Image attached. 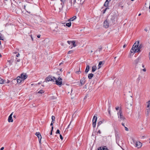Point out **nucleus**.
<instances>
[{
    "label": "nucleus",
    "instance_id": "nucleus-1",
    "mask_svg": "<svg viewBox=\"0 0 150 150\" xmlns=\"http://www.w3.org/2000/svg\"><path fill=\"white\" fill-rule=\"evenodd\" d=\"M55 82L56 84L57 85L61 86L62 83V79L60 76H59L57 79L55 78Z\"/></svg>",
    "mask_w": 150,
    "mask_h": 150
},
{
    "label": "nucleus",
    "instance_id": "nucleus-2",
    "mask_svg": "<svg viewBox=\"0 0 150 150\" xmlns=\"http://www.w3.org/2000/svg\"><path fill=\"white\" fill-rule=\"evenodd\" d=\"M136 42H136L132 46V47L130 50V52L131 53H132L133 52H137V51H136V50H137V49H135V47H138V44H139V41H137V45L136 44Z\"/></svg>",
    "mask_w": 150,
    "mask_h": 150
},
{
    "label": "nucleus",
    "instance_id": "nucleus-3",
    "mask_svg": "<svg viewBox=\"0 0 150 150\" xmlns=\"http://www.w3.org/2000/svg\"><path fill=\"white\" fill-rule=\"evenodd\" d=\"M97 114H95L93 116V127H95L96 126V123L97 119Z\"/></svg>",
    "mask_w": 150,
    "mask_h": 150
},
{
    "label": "nucleus",
    "instance_id": "nucleus-4",
    "mask_svg": "<svg viewBox=\"0 0 150 150\" xmlns=\"http://www.w3.org/2000/svg\"><path fill=\"white\" fill-rule=\"evenodd\" d=\"M55 77L49 75L45 78L46 81H52L53 82H55Z\"/></svg>",
    "mask_w": 150,
    "mask_h": 150
},
{
    "label": "nucleus",
    "instance_id": "nucleus-5",
    "mask_svg": "<svg viewBox=\"0 0 150 150\" xmlns=\"http://www.w3.org/2000/svg\"><path fill=\"white\" fill-rule=\"evenodd\" d=\"M117 115L118 116V117L120 118V120H124L126 119L122 114L121 109H120L119 111L117 112Z\"/></svg>",
    "mask_w": 150,
    "mask_h": 150
},
{
    "label": "nucleus",
    "instance_id": "nucleus-6",
    "mask_svg": "<svg viewBox=\"0 0 150 150\" xmlns=\"http://www.w3.org/2000/svg\"><path fill=\"white\" fill-rule=\"evenodd\" d=\"M132 102H126L125 103V107L127 109H129L130 110H132Z\"/></svg>",
    "mask_w": 150,
    "mask_h": 150
},
{
    "label": "nucleus",
    "instance_id": "nucleus-7",
    "mask_svg": "<svg viewBox=\"0 0 150 150\" xmlns=\"http://www.w3.org/2000/svg\"><path fill=\"white\" fill-rule=\"evenodd\" d=\"M22 81L20 76H18L16 79H13V81L17 82L18 83H20Z\"/></svg>",
    "mask_w": 150,
    "mask_h": 150
},
{
    "label": "nucleus",
    "instance_id": "nucleus-8",
    "mask_svg": "<svg viewBox=\"0 0 150 150\" xmlns=\"http://www.w3.org/2000/svg\"><path fill=\"white\" fill-rule=\"evenodd\" d=\"M21 77V79H22L23 81L28 77V75H26L25 73H22L20 75Z\"/></svg>",
    "mask_w": 150,
    "mask_h": 150
},
{
    "label": "nucleus",
    "instance_id": "nucleus-9",
    "mask_svg": "<svg viewBox=\"0 0 150 150\" xmlns=\"http://www.w3.org/2000/svg\"><path fill=\"white\" fill-rule=\"evenodd\" d=\"M116 17V15L115 14H113L111 15L110 20L113 23L115 21V20Z\"/></svg>",
    "mask_w": 150,
    "mask_h": 150
},
{
    "label": "nucleus",
    "instance_id": "nucleus-10",
    "mask_svg": "<svg viewBox=\"0 0 150 150\" xmlns=\"http://www.w3.org/2000/svg\"><path fill=\"white\" fill-rule=\"evenodd\" d=\"M109 23L107 20L105 21L103 23V26L105 28H108L109 27Z\"/></svg>",
    "mask_w": 150,
    "mask_h": 150
},
{
    "label": "nucleus",
    "instance_id": "nucleus-11",
    "mask_svg": "<svg viewBox=\"0 0 150 150\" xmlns=\"http://www.w3.org/2000/svg\"><path fill=\"white\" fill-rule=\"evenodd\" d=\"M62 2V3L60 4V5H61V7H59V9L60 11H61L62 10L63 8L64 7V4L65 1V0H60Z\"/></svg>",
    "mask_w": 150,
    "mask_h": 150
},
{
    "label": "nucleus",
    "instance_id": "nucleus-12",
    "mask_svg": "<svg viewBox=\"0 0 150 150\" xmlns=\"http://www.w3.org/2000/svg\"><path fill=\"white\" fill-rule=\"evenodd\" d=\"M135 145L136 147H137L138 148H139L142 146V143L138 141L137 142Z\"/></svg>",
    "mask_w": 150,
    "mask_h": 150
},
{
    "label": "nucleus",
    "instance_id": "nucleus-13",
    "mask_svg": "<svg viewBox=\"0 0 150 150\" xmlns=\"http://www.w3.org/2000/svg\"><path fill=\"white\" fill-rule=\"evenodd\" d=\"M13 112H12L9 116L8 119V121L9 122H13V120L12 117V115Z\"/></svg>",
    "mask_w": 150,
    "mask_h": 150
},
{
    "label": "nucleus",
    "instance_id": "nucleus-14",
    "mask_svg": "<svg viewBox=\"0 0 150 150\" xmlns=\"http://www.w3.org/2000/svg\"><path fill=\"white\" fill-rule=\"evenodd\" d=\"M97 150H108V149L106 146H103L102 148L101 147H98Z\"/></svg>",
    "mask_w": 150,
    "mask_h": 150
},
{
    "label": "nucleus",
    "instance_id": "nucleus-15",
    "mask_svg": "<svg viewBox=\"0 0 150 150\" xmlns=\"http://www.w3.org/2000/svg\"><path fill=\"white\" fill-rule=\"evenodd\" d=\"M85 78L83 77V78L80 80V82L81 85L82 86L85 83Z\"/></svg>",
    "mask_w": 150,
    "mask_h": 150
},
{
    "label": "nucleus",
    "instance_id": "nucleus-16",
    "mask_svg": "<svg viewBox=\"0 0 150 150\" xmlns=\"http://www.w3.org/2000/svg\"><path fill=\"white\" fill-rule=\"evenodd\" d=\"M105 62L104 61H100L99 62L98 65V68L99 69L101 67V65L102 64L103 65L104 64Z\"/></svg>",
    "mask_w": 150,
    "mask_h": 150
},
{
    "label": "nucleus",
    "instance_id": "nucleus-17",
    "mask_svg": "<svg viewBox=\"0 0 150 150\" xmlns=\"http://www.w3.org/2000/svg\"><path fill=\"white\" fill-rule=\"evenodd\" d=\"M72 0H70V1L69 2V3L67 5V8L68 7H70L72 6Z\"/></svg>",
    "mask_w": 150,
    "mask_h": 150
},
{
    "label": "nucleus",
    "instance_id": "nucleus-18",
    "mask_svg": "<svg viewBox=\"0 0 150 150\" xmlns=\"http://www.w3.org/2000/svg\"><path fill=\"white\" fill-rule=\"evenodd\" d=\"M35 134L38 137V139L41 138L42 137L40 132H36Z\"/></svg>",
    "mask_w": 150,
    "mask_h": 150
},
{
    "label": "nucleus",
    "instance_id": "nucleus-19",
    "mask_svg": "<svg viewBox=\"0 0 150 150\" xmlns=\"http://www.w3.org/2000/svg\"><path fill=\"white\" fill-rule=\"evenodd\" d=\"M90 69V67L89 65H88L86 66V68L85 70V73L86 74H87L89 71Z\"/></svg>",
    "mask_w": 150,
    "mask_h": 150
},
{
    "label": "nucleus",
    "instance_id": "nucleus-20",
    "mask_svg": "<svg viewBox=\"0 0 150 150\" xmlns=\"http://www.w3.org/2000/svg\"><path fill=\"white\" fill-rule=\"evenodd\" d=\"M140 59V58L139 57L134 60V62L136 65H137L139 63Z\"/></svg>",
    "mask_w": 150,
    "mask_h": 150
},
{
    "label": "nucleus",
    "instance_id": "nucleus-21",
    "mask_svg": "<svg viewBox=\"0 0 150 150\" xmlns=\"http://www.w3.org/2000/svg\"><path fill=\"white\" fill-rule=\"evenodd\" d=\"M57 28L58 27L57 26L55 29L53 30L54 32H55L56 33H59L60 32L59 30L57 29Z\"/></svg>",
    "mask_w": 150,
    "mask_h": 150
},
{
    "label": "nucleus",
    "instance_id": "nucleus-22",
    "mask_svg": "<svg viewBox=\"0 0 150 150\" xmlns=\"http://www.w3.org/2000/svg\"><path fill=\"white\" fill-rule=\"evenodd\" d=\"M142 47V46L141 45H140L139 46H138V47L137 49V50H136V51H137V52H140L141 51L140 49Z\"/></svg>",
    "mask_w": 150,
    "mask_h": 150
},
{
    "label": "nucleus",
    "instance_id": "nucleus-23",
    "mask_svg": "<svg viewBox=\"0 0 150 150\" xmlns=\"http://www.w3.org/2000/svg\"><path fill=\"white\" fill-rule=\"evenodd\" d=\"M96 69V66H93L92 67V72H94Z\"/></svg>",
    "mask_w": 150,
    "mask_h": 150
},
{
    "label": "nucleus",
    "instance_id": "nucleus-24",
    "mask_svg": "<svg viewBox=\"0 0 150 150\" xmlns=\"http://www.w3.org/2000/svg\"><path fill=\"white\" fill-rule=\"evenodd\" d=\"M93 74L92 73L89 74L88 75V78L89 79H91L93 77Z\"/></svg>",
    "mask_w": 150,
    "mask_h": 150
},
{
    "label": "nucleus",
    "instance_id": "nucleus-25",
    "mask_svg": "<svg viewBox=\"0 0 150 150\" xmlns=\"http://www.w3.org/2000/svg\"><path fill=\"white\" fill-rule=\"evenodd\" d=\"M132 110H130L129 109L126 108V111L128 114H130L131 113Z\"/></svg>",
    "mask_w": 150,
    "mask_h": 150
},
{
    "label": "nucleus",
    "instance_id": "nucleus-26",
    "mask_svg": "<svg viewBox=\"0 0 150 150\" xmlns=\"http://www.w3.org/2000/svg\"><path fill=\"white\" fill-rule=\"evenodd\" d=\"M147 103L148 105L147 106V108L148 109H150V100H149L147 102Z\"/></svg>",
    "mask_w": 150,
    "mask_h": 150
},
{
    "label": "nucleus",
    "instance_id": "nucleus-27",
    "mask_svg": "<svg viewBox=\"0 0 150 150\" xmlns=\"http://www.w3.org/2000/svg\"><path fill=\"white\" fill-rule=\"evenodd\" d=\"M75 42V40L71 41V44L73 45L74 47H75L76 46Z\"/></svg>",
    "mask_w": 150,
    "mask_h": 150
},
{
    "label": "nucleus",
    "instance_id": "nucleus-28",
    "mask_svg": "<svg viewBox=\"0 0 150 150\" xmlns=\"http://www.w3.org/2000/svg\"><path fill=\"white\" fill-rule=\"evenodd\" d=\"M76 18V16H75L72 17V18H71L69 19V21H73Z\"/></svg>",
    "mask_w": 150,
    "mask_h": 150
},
{
    "label": "nucleus",
    "instance_id": "nucleus-29",
    "mask_svg": "<svg viewBox=\"0 0 150 150\" xmlns=\"http://www.w3.org/2000/svg\"><path fill=\"white\" fill-rule=\"evenodd\" d=\"M66 25L69 27H70L71 25V23L70 22H69V23H67L66 24Z\"/></svg>",
    "mask_w": 150,
    "mask_h": 150
},
{
    "label": "nucleus",
    "instance_id": "nucleus-30",
    "mask_svg": "<svg viewBox=\"0 0 150 150\" xmlns=\"http://www.w3.org/2000/svg\"><path fill=\"white\" fill-rule=\"evenodd\" d=\"M4 81L1 78H0V83L2 84L4 83Z\"/></svg>",
    "mask_w": 150,
    "mask_h": 150
},
{
    "label": "nucleus",
    "instance_id": "nucleus-31",
    "mask_svg": "<svg viewBox=\"0 0 150 150\" xmlns=\"http://www.w3.org/2000/svg\"><path fill=\"white\" fill-rule=\"evenodd\" d=\"M57 98V97L54 96H53L50 97V99L51 100H55Z\"/></svg>",
    "mask_w": 150,
    "mask_h": 150
},
{
    "label": "nucleus",
    "instance_id": "nucleus-32",
    "mask_svg": "<svg viewBox=\"0 0 150 150\" xmlns=\"http://www.w3.org/2000/svg\"><path fill=\"white\" fill-rule=\"evenodd\" d=\"M103 123V122H102V121H100L98 123V125H97V128H98V127L100 125H101L102 123Z\"/></svg>",
    "mask_w": 150,
    "mask_h": 150
},
{
    "label": "nucleus",
    "instance_id": "nucleus-33",
    "mask_svg": "<svg viewBox=\"0 0 150 150\" xmlns=\"http://www.w3.org/2000/svg\"><path fill=\"white\" fill-rule=\"evenodd\" d=\"M132 143H133L135 145L136 143L137 142L135 141V140L133 139H132Z\"/></svg>",
    "mask_w": 150,
    "mask_h": 150
},
{
    "label": "nucleus",
    "instance_id": "nucleus-34",
    "mask_svg": "<svg viewBox=\"0 0 150 150\" xmlns=\"http://www.w3.org/2000/svg\"><path fill=\"white\" fill-rule=\"evenodd\" d=\"M44 92V91L43 90H41L38 92V93H39L42 94Z\"/></svg>",
    "mask_w": 150,
    "mask_h": 150
},
{
    "label": "nucleus",
    "instance_id": "nucleus-35",
    "mask_svg": "<svg viewBox=\"0 0 150 150\" xmlns=\"http://www.w3.org/2000/svg\"><path fill=\"white\" fill-rule=\"evenodd\" d=\"M109 3L105 1L104 4V6L105 7L107 6L109 4Z\"/></svg>",
    "mask_w": 150,
    "mask_h": 150
},
{
    "label": "nucleus",
    "instance_id": "nucleus-36",
    "mask_svg": "<svg viewBox=\"0 0 150 150\" xmlns=\"http://www.w3.org/2000/svg\"><path fill=\"white\" fill-rule=\"evenodd\" d=\"M102 50V47L101 46H100L98 49V50L99 52H100Z\"/></svg>",
    "mask_w": 150,
    "mask_h": 150
},
{
    "label": "nucleus",
    "instance_id": "nucleus-37",
    "mask_svg": "<svg viewBox=\"0 0 150 150\" xmlns=\"http://www.w3.org/2000/svg\"><path fill=\"white\" fill-rule=\"evenodd\" d=\"M150 109L148 108V109H146V112L147 113V115H148L149 114V113L150 112Z\"/></svg>",
    "mask_w": 150,
    "mask_h": 150
},
{
    "label": "nucleus",
    "instance_id": "nucleus-38",
    "mask_svg": "<svg viewBox=\"0 0 150 150\" xmlns=\"http://www.w3.org/2000/svg\"><path fill=\"white\" fill-rule=\"evenodd\" d=\"M53 128H54L52 126V127H51V132H50V135H52V131H53Z\"/></svg>",
    "mask_w": 150,
    "mask_h": 150
},
{
    "label": "nucleus",
    "instance_id": "nucleus-39",
    "mask_svg": "<svg viewBox=\"0 0 150 150\" xmlns=\"http://www.w3.org/2000/svg\"><path fill=\"white\" fill-rule=\"evenodd\" d=\"M73 50H70L68 51V54H70L73 53Z\"/></svg>",
    "mask_w": 150,
    "mask_h": 150
},
{
    "label": "nucleus",
    "instance_id": "nucleus-40",
    "mask_svg": "<svg viewBox=\"0 0 150 150\" xmlns=\"http://www.w3.org/2000/svg\"><path fill=\"white\" fill-rule=\"evenodd\" d=\"M108 8L107 7L106 8H105V9H104L103 11V13L104 14L105 13L107 9H108Z\"/></svg>",
    "mask_w": 150,
    "mask_h": 150
},
{
    "label": "nucleus",
    "instance_id": "nucleus-41",
    "mask_svg": "<svg viewBox=\"0 0 150 150\" xmlns=\"http://www.w3.org/2000/svg\"><path fill=\"white\" fill-rule=\"evenodd\" d=\"M56 134H60V131H59V129H57V131H56Z\"/></svg>",
    "mask_w": 150,
    "mask_h": 150
},
{
    "label": "nucleus",
    "instance_id": "nucleus-42",
    "mask_svg": "<svg viewBox=\"0 0 150 150\" xmlns=\"http://www.w3.org/2000/svg\"><path fill=\"white\" fill-rule=\"evenodd\" d=\"M81 71H78L76 72V73L77 74H79L81 73Z\"/></svg>",
    "mask_w": 150,
    "mask_h": 150
},
{
    "label": "nucleus",
    "instance_id": "nucleus-43",
    "mask_svg": "<svg viewBox=\"0 0 150 150\" xmlns=\"http://www.w3.org/2000/svg\"><path fill=\"white\" fill-rule=\"evenodd\" d=\"M52 120H55V117L54 116H52Z\"/></svg>",
    "mask_w": 150,
    "mask_h": 150
},
{
    "label": "nucleus",
    "instance_id": "nucleus-44",
    "mask_svg": "<svg viewBox=\"0 0 150 150\" xmlns=\"http://www.w3.org/2000/svg\"><path fill=\"white\" fill-rule=\"evenodd\" d=\"M60 138L61 140H62L63 139L62 136L61 134L60 135Z\"/></svg>",
    "mask_w": 150,
    "mask_h": 150
},
{
    "label": "nucleus",
    "instance_id": "nucleus-45",
    "mask_svg": "<svg viewBox=\"0 0 150 150\" xmlns=\"http://www.w3.org/2000/svg\"><path fill=\"white\" fill-rule=\"evenodd\" d=\"M67 42V43L69 45L71 43V41H68Z\"/></svg>",
    "mask_w": 150,
    "mask_h": 150
},
{
    "label": "nucleus",
    "instance_id": "nucleus-46",
    "mask_svg": "<svg viewBox=\"0 0 150 150\" xmlns=\"http://www.w3.org/2000/svg\"><path fill=\"white\" fill-rule=\"evenodd\" d=\"M8 62L9 63L10 65L11 64L12 62H11V60H8Z\"/></svg>",
    "mask_w": 150,
    "mask_h": 150
},
{
    "label": "nucleus",
    "instance_id": "nucleus-47",
    "mask_svg": "<svg viewBox=\"0 0 150 150\" xmlns=\"http://www.w3.org/2000/svg\"><path fill=\"white\" fill-rule=\"evenodd\" d=\"M125 130L126 131H128L129 129H128L127 127H125Z\"/></svg>",
    "mask_w": 150,
    "mask_h": 150
},
{
    "label": "nucleus",
    "instance_id": "nucleus-48",
    "mask_svg": "<svg viewBox=\"0 0 150 150\" xmlns=\"http://www.w3.org/2000/svg\"><path fill=\"white\" fill-rule=\"evenodd\" d=\"M111 106V104L110 103H109V102H108V107L109 108V109L110 108V107Z\"/></svg>",
    "mask_w": 150,
    "mask_h": 150
},
{
    "label": "nucleus",
    "instance_id": "nucleus-49",
    "mask_svg": "<svg viewBox=\"0 0 150 150\" xmlns=\"http://www.w3.org/2000/svg\"><path fill=\"white\" fill-rule=\"evenodd\" d=\"M108 112L109 114L110 115V109H108Z\"/></svg>",
    "mask_w": 150,
    "mask_h": 150
},
{
    "label": "nucleus",
    "instance_id": "nucleus-50",
    "mask_svg": "<svg viewBox=\"0 0 150 150\" xmlns=\"http://www.w3.org/2000/svg\"><path fill=\"white\" fill-rule=\"evenodd\" d=\"M41 138H40V139H38L39 142L40 144H41Z\"/></svg>",
    "mask_w": 150,
    "mask_h": 150
},
{
    "label": "nucleus",
    "instance_id": "nucleus-51",
    "mask_svg": "<svg viewBox=\"0 0 150 150\" xmlns=\"http://www.w3.org/2000/svg\"><path fill=\"white\" fill-rule=\"evenodd\" d=\"M20 55V54L19 53H18L16 55V57H18Z\"/></svg>",
    "mask_w": 150,
    "mask_h": 150
},
{
    "label": "nucleus",
    "instance_id": "nucleus-52",
    "mask_svg": "<svg viewBox=\"0 0 150 150\" xmlns=\"http://www.w3.org/2000/svg\"><path fill=\"white\" fill-rule=\"evenodd\" d=\"M115 109L116 110H118L119 109V107H117L115 108Z\"/></svg>",
    "mask_w": 150,
    "mask_h": 150
},
{
    "label": "nucleus",
    "instance_id": "nucleus-53",
    "mask_svg": "<svg viewBox=\"0 0 150 150\" xmlns=\"http://www.w3.org/2000/svg\"><path fill=\"white\" fill-rule=\"evenodd\" d=\"M97 133H98L99 134H101V132L100 130H99L98 131V132H97Z\"/></svg>",
    "mask_w": 150,
    "mask_h": 150
},
{
    "label": "nucleus",
    "instance_id": "nucleus-54",
    "mask_svg": "<svg viewBox=\"0 0 150 150\" xmlns=\"http://www.w3.org/2000/svg\"><path fill=\"white\" fill-rule=\"evenodd\" d=\"M144 30L146 32H147V31L148 30H147V28H145Z\"/></svg>",
    "mask_w": 150,
    "mask_h": 150
},
{
    "label": "nucleus",
    "instance_id": "nucleus-55",
    "mask_svg": "<svg viewBox=\"0 0 150 150\" xmlns=\"http://www.w3.org/2000/svg\"><path fill=\"white\" fill-rule=\"evenodd\" d=\"M71 122H70V124H69V125H68V126L67 127V128H69V126H70V124H71Z\"/></svg>",
    "mask_w": 150,
    "mask_h": 150
},
{
    "label": "nucleus",
    "instance_id": "nucleus-56",
    "mask_svg": "<svg viewBox=\"0 0 150 150\" xmlns=\"http://www.w3.org/2000/svg\"><path fill=\"white\" fill-rule=\"evenodd\" d=\"M122 125L124 127H125V124L124 123H122Z\"/></svg>",
    "mask_w": 150,
    "mask_h": 150
},
{
    "label": "nucleus",
    "instance_id": "nucleus-57",
    "mask_svg": "<svg viewBox=\"0 0 150 150\" xmlns=\"http://www.w3.org/2000/svg\"><path fill=\"white\" fill-rule=\"evenodd\" d=\"M63 64V62H62L61 63H60L59 64V66H60V65H61V64Z\"/></svg>",
    "mask_w": 150,
    "mask_h": 150
},
{
    "label": "nucleus",
    "instance_id": "nucleus-58",
    "mask_svg": "<svg viewBox=\"0 0 150 150\" xmlns=\"http://www.w3.org/2000/svg\"><path fill=\"white\" fill-rule=\"evenodd\" d=\"M110 0H106L105 1L109 3V2L110 1Z\"/></svg>",
    "mask_w": 150,
    "mask_h": 150
},
{
    "label": "nucleus",
    "instance_id": "nucleus-59",
    "mask_svg": "<svg viewBox=\"0 0 150 150\" xmlns=\"http://www.w3.org/2000/svg\"><path fill=\"white\" fill-rule=\"evenodd\" d=\"M4 149V147H2L1 149H0V150H3Z\"/></svg>",
    "mask_w": 150,
    "mask_h": 150
},
{
    "label": "nucleus",
    "instance_id": "nucleus-60",
    "mask_svg": "<svg viewBox=\"0 0 150 150\" xmlns=\"http://www.w3.org/2000/svg\"><path fill=\"white\" fill-rule=\"evenodd\" d=\"M37 37L38 38H40V35H38Z\"/></svg>",
    "mask_w": 150,
    "mask_h": 150
},
{
    "label": "nucleus",
    "instance_id": "nucleus-61",
    "mask_svg": "<svg viewBox=\"0 0 150 150\" xmlns=\"http://www.w3.org/2000/svg\"><path fill=\"white\" fill-rule=\"evenodd\" d=\"M54 120H52L51 123H52V124H53L54 123Z\"/></svg>",
    "mask_w": 150,
    "mask_h": 150
},
{
    "label": "nucleus",
    "instance_id": "nucleus-62",
    "mask_svg": "<svg viewBox=\"0 0 150 150\" xmlns=\"http://www.w3.org/2000/svg\"><path fill=\"white\" fill-rule=\"evenodd\" d=\"M142 70L144 71H146V69L145 68L143 69Z\"/></svg>",
    "mask_w": 150,
    "mask_h": 150
},
{
    "label": "nucleus",
    "instance_id": "nucleus-63",
    "mask_svg": "<svg viewBox=\"0 0 150 150\" xmlns=\"http://www.w3.org/2000/svg\"><path fill=\"white\" fill-rule=\"evenodd\" d=\"M10 81H9L8 80L7 82L6 83H10Z\"/></svg>",
    "mask_w": 150,
    "mask_h": 150
},
{
    "label": "nucleus",
    "instance_id": "nucleus-64",
    "mask_svg": "<svg viewBox=\"0 0 150 150\" xmlns=\"http://www.w3.org/2000/svg\"><path fill=\"white\" fill-rule=\"evenodd\" d=\"M0 40H4V39L2 38L1 36H0Z\"/></svg>",
    "mask_w": 150,
    "mask_h": 150
}]
</instances>
